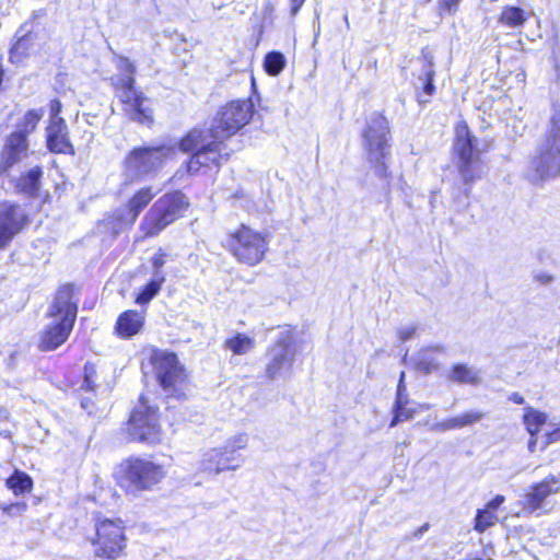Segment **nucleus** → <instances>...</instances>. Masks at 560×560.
I'll use <instances>...</instances> for the list:
<instances>
[{
  "instance_id": "nucleus-22",
  "label": "nucleus",
  "mask_w": 560,
  "mask_h": 560,
  "mask_svg": "<svg viewBox=\"0 0 560 560\" xmlns=\"http://www.w3.org/2000/svg\"><path fill=\"white\" fill-rule=\"evenodd\" d=\"M444 352L445 347L442 345H433L421 349L413 358L416 369L424 374L438 371L440 362L434 354H441Z\"/></svg>"
},
{
  "instance_id": "nucleus-33",
  "label": "nucleus",
  "mask_w": 560,
  "mask_h": 560,
  "mask_svg": "<svg viewBox=\"0 0 560 560\" xmlns=\"http://www.w3.org/2000/svg\"><path fill=\"white\" fill-rule=\"evenodd\" d=\"M254 339L242 334H237L233 338L228 339L225 342L226 348L230 349L234 354L238 355L247 353L254 348Z\"/></svg>"
},
{
  "instance_id": "nucleus-46",
  "label": "nucleus",
  "mask_w": 560,
  "mask_h": 560,
  "mask_svg": "<svg viewBox=\"0 0 560 560\" xmlns=\"http://www.w3.org/2000/svg\"><path fill=\"white\" fill-rule=\"evenodd\" d=\"M534 278L537 282H539L541 284H548L553 280L552 275H550L548 272H544V271L536 272Z\"/></svg>"
},
{
  "instance_id": "nucleus-31",
  "label": "nucleus",
  "mask_w": 560,
  "mask_h": 560,
  "mask_svg": "<svg viewBox=\"0 0 560 560\" xmlns=\"http://www.w3.org/2000/svg\"><path fill=\"white\" fill-rule=\"evenodd\" d=\"M165 282V276L152 277V279L144 285L138 293L136 302L138 304L149 303L161 290L162 284Z\"/></svg>"
},
{
  "instance_id": "nucleus-3",
  "label": "nucleus",
  "mask_w": 560,
  "mask_h": 560,
  "mask_svg": "<svg viewBox=\"0 0 560 560\" xmlns=\"http://www.w3.org/2000/svg\"><path fill=\"white\" fill-rule=\"evenodd\" d=\"M78 306L72 301V290L66 285L58 290L55 301L50 306V322L44 329L39 348L43 351H51L61 346L72 331Z\"/></svg>"
},
{
  "instance_id": "nucleus-42",
  "label": "nucleus",
  "mask_w": 560,
  "mask_h": 560,
  "mask_svg": "<svg viewBox=\"0 0 560 560\" xmlns=\"http://www.w3.org/2000/svg\"><path fill=\"white\" fill-rule=\"evenodd\" d=\"M462 0H439L440 10L448 14H454Z\"/></svg>"
},
{
  "instance_id": "nucleus-28",
  "label": "nucleus",
  "mask_w": 560,
  "mask_h": 560,
  "mask_svg": "<svg viewBox=\"0 0 560 560\" xmlns=\"http://www.w3.org/2000/svg\"><path fill=\"white\" fill-rule=\"evenodd\" d=\"M529 13L525 12L518 7H505L503 8L499 21L504 26L510 28H516L522 26L528 19Z\"/></svg>"
},
{
  "instance_id": "nucleus-23",
  "label": "nucleus",
  "mask_w": 560,
  "mask_h": 560,
  "mask_svg": "<svg viewBox=\"0 0 560 560\" xmlns=\"http://www.w3.org/2000/svg\"><path fill=\"white\" fill-rule=\"evenodd\" d=\"M483 418V413L480 411H467L463 415L448 418L446 420L433 423L431 430L434 432H445L450 430H456L464 427L471 425Z\"/></svg>"
},
{
  "instance_id": "nucleus-18",
  "label": "nucleus",
  "mask_w": 560,
  "mask_h": 560,
  "mask_svg": "<svg viewBox=\"0 0 560 560\" xmlns=\"http://www.w3.org/2000/svg\"><path fill=\"white\" fill-rule=\"evenodd\" d=\"M154 196L155 192L151 187H143L128 200L126 207L117 209L114 212V218L118 229L131 228Z\"/></svg>"
},
{
  "instance_id": "nucleus-4",
  "label": "nucleus",
  "mask_w": 560,
  "mask_h": 560,
  "mask_svg": "<svg viewBox=\"0 0 560 560\" xmlns=\"http://www.w3.org/2000/svg\"><path fill=\"white\" fill-rule=\"evenodd\" d=\"M188 207L185 196L179 191L160 197L142 218L139 230L143 237L158 235L177 220Z\"/></svg>"
},
{
  "instance_id": "nucleus-51",
  "label": "nucleus",
  "mask_w": 560,
  "mask_h": 560,
  "mask_svg": "<svg viewBox=\"0 0 560 560\" xmlns=\"http://www.w3.org/2000/svg\"><path fill=\"white\" fill-rule=\"evenodd\" d=\"M469 192H470V189H469V188H466V189L464 190V195H465V198H466V199L468 198Z\"/></svg>"
},
{
  "instance_id": "nucleus-27",
  "label": "nucleus",
  "mask_w": 560,
  "mask_h": 560,
  "mask_svg": "<svg viewBox=\"0 0 560 560\" xmlns=\"http://www.w3.org/2000/svg\"><path fill=\"white\" fill-rule=\"evenodd\" d=\"M448 380L455 383L476 385L480 382V373L466 364H455Z\"/></svg>"
},
{
  "instance_id": "nucleus-17",
  "label": "nucleus",
  "mask_w": 560,
  "mask_h": 560,
  "mask_svg": "<svg viewBox=\"0 0 560 560\" xmlns=\"http://www.w3.org/2000/svg\"><path fill=\"white\" fill-rule=\"evenodd\" d=\"M24 210L14 203H0V248H4L26 224Z\"/></svg>"
},
{
  "instance_id": "nucleus-36",
  "label": "nucleus",
  "mask_w": 560,
  "mask_h": 560,
  "mask_svg": "<svg viewBox=\"0 0 560 560\" xmlns=\"http://www.w3.org/2000/svg\"><path fill=\"white\" fill-rule=\"evenodd\" d=\"M248 444V435L244 433L236 434L230 438L225 445L221 455L232 454L237 451L244 450Z\"/></svg>"
},
{
  "instance_id": "nucleus-6",
  "label": "nucleus",
  "mask_w": 560,
  "mask_h": 560,
  "mask_svg": "<svg viewBox=\"0 0 560 560\" xmlns=\"http://www.w3.org/2000/svg\"><path fill=\"white\" fill-rule=\"evenodd\" d=\"M128 434L131 441L155 445L163 440L159 407L147 395H141L128 421Z\"/></svg>"
},
{
  "instance_id": "nucleus-29",
  "label": "nucleus",
  "mask_w": 560,
  "mask_h": 560,
  "mask_svg": "<svg viewBox=\"0 0 560 560\" xmlns=\"http://www.w3.org/2000/svg\"><path fill=\"white\" fill-rule=\"evenodd\" d=\"M7 487L13 491L15 495L30 492L33 488L32 478L20 470H15L5 481Z\"/></svg>"
},
{
  "instance_id": "nucleus-7",
  "label": "nucleus",
  "mask_w": 560,
  "mask_h": 560,
  "mask_svg": "<svg viewBox=\"0 0 560 560\" xmlns=\"http://www.w3.org/2000/svg\"><path fill=\"white\" fill-rule=\"evenodd\" d=\"M162 466L143 458H128L116 471V478L128 493L150 489L164 477Z\"/></svg>"
},
{
  "instance_id": "nucleus-47",
  "label": "nucleus",
  "mask_w": 560,
  "mask_h": 560,
  "mask_svg": "<svg viewBox=\"0 0 560 560\" xmlns=\"http://www.w3.org/2000/svg\"><path fill=\"white\" fill-rule=\"evenodd\" d=\"M504 497L501 494L495 495L487 505L486 508L490 509L491 511H495L503 502Z\"/></svg>"
},
{
  "instance_id": "nucleus-44",
  "label": "nucleus",
  "mask_w": 560,
  "mask_h": 560,
  "mask_svg": "<svg viewBox=\"0 0 560 560\" xmlns=\"http://www.w3.org/2000/svg\"><path fill=\"white\" fill-rule=\"evenodd\" d=\"M417 327L415 325H408L399 328L398 336L401 341L411 339L416 334Z\"/></svg>"
},
{
  "instance_id": "nucleus-25",
  "label": "nucleus",
  "mask_w": 560,
  "mask_h": 560,
  "mask_svg": "<svg viewBox=\"0 0 560 560\" xmlns=\"http://www.w3.org/2000/svg\"><path fill=\"white\" fill-rule=\"evenodd\" d=\"M116 68L119 70V74L114 75L112 80V84L114 86V90L120 88L121 83H127L126 81L130 79V83L128 86H132L136 84L135 80V72L136 67L135 65L126 57H116Z\"/></svg>"
},
{
  "instance_id": "nucleus-37",
  "label": "nucleus",
  "mask_w": 560,
  "mask_h": 560,
  "mask_svg": "<svg viewBox=\"0 0 560 560\" xmlns=\"http://www.w3.org/2000/svg\"><path fill=\"white\" fill-rule=\"evenodd\" d=\"M30 42L28 36L20 37L16 43L13 45L10 51V60L14 63L21 62L23 57L25 56V50L27 43Z\"/></svg>"
},
{
  "instance_id": "nucleus-34",
  "label": "nucleus",
  "mask_w": 560,
  "mask_h": 560,
  "mask_svg": "<svg viewBox=\"0 0 560 560\" xmlns=\"http://www.w3.org/2000/svg\"><path fill=\"white\" fill-rule=\"evenodd\" d=\"M285 66V58L279 51L268 52L265 57L264 68L265 71L272 77L278 75Z\"/></svg>"
},
{
  "instance_id": "nucleus-43",
  "label": "nucleus",
  "mask_w": 560,
  "mask_h": 560,
  "mask_svg": "<svg viewBox=\"0 0 560 560\" xmlns=\"http://www.w3.org/2000/svg\"><path fill=\"white\" fill-rule=\"evenodd\" d=\"M62 104L59 100H52L50 102V118L49 122H55L56 120L62 119L60 117Z\"/></svg>"
},
{
  "instance_id": "nucleus-39",
  "label": "nucleus",
  "mask_w": 560,
  "mask_h": 560,
  "mask_svg": "<svg viewBox=\"0 0 560 560\" xmlns=\"http://www.w3.org/2000/svg\"><path fill=\"white\" fill-rule=\"evenodd\" d=\"M95 381H96V370L93 364H85L84 365V380L81 385V389H84L86 392L94 390L95 388Z\"/></svg>"
},
{
  "instance_id": "nucleus-19",
  "label": "nucleus",
  "mask_w": 560,
  "mask_h": 560,
  "mask_svg": "<svg viewBox=\"0 0 560 560\" xmlns=\"http://www.w3.org/2000/svg\"><path fill=\"white\" fill-rule=\"evenodd\" d=\"M28 154V142L22 132L11 133L0 154V173L5 174Z\"/></svg>"
},
{
  "instance_id": "nucleus-24",
  "label": "nucleus",
  "mask_w": 560,
  "mask_h": 560,
  "mask_svg": "<svg viewBox=\"0 0 560 560\" xmlns=\"http://www.w3.org/2000/svg\"><path fill=\"white\" fill-rule=\"evenodd\" d=\"M144 317L137 311H126L117 319L116 331L121 338H130L143 326Z\"/></svg>"
},
{
  "instance_id": "nucleus-30",
  "label": "nucleus",
  "mask_w": 560,
  "mask_h": 560,
  "mask_svg": "<svg viewBox=\"0 0 560 560\" xmlns=\"http://www.w3.org/2000/svg\"><path fill=\"white\" fill-rule=\"evenodd\" d=\"M422 63V75H419V80L423 82V92L431 96L434 93V70H433V62L432 57L429 54L423 55V59L421 60Z\"/></svg>"
},
{
  "instance_id": "nucleus-49",
  "label": "nucleus",
  "mask_w": 560,
  "mask_h": 560,
  "mask_svg": "<svg viewBox=\"0 0 560 560\" xmlns=\"http://www.w3.org/2000/svg\"><path fill=\"white\" fill-rule=\"evenodd\" d=\"M509 399L517 405H523L525 402L524 397L520 393H512L509 396Z\"/></svg>"
},
{
  "instance_id": "nucleus-11",
  "label": "nucleus",
  "mask_w": 560,
  "mask_h": 560,
  "mask_svg": "<svg viewBox=\"0 0 560 560\" xmlns=\"http://www.w3.org/2000/svg\"><path fill=\"white\" fill-rule=\"evenodd\" d=\"M293 335L289 329L279 331L275 343L268 351L266 364L267 377L275 380L290 374L294 362Z\"/></svg>"
},
{
  "instance_id": "nucleus-15",
  "label": "nucleus",
  "mask_w": 560,
  "mask_h": 560,
  "mask_svg": "<svg viewBox=\"0 0 560 560\" xmlns=\"http://www.w3.org/2000/svg\"><path fill=\"white\" fill-rule=\"evenodd\" d=\"M151 363L160 385L166 392L175 388L178 383L184 381L183 369L174 353L156 351L152 354Z\"/></svg>"
},
{
  "instance_id": "nucleus-5",
  "label": "nucleus",
  "mask_w": 560,
  "mask_h": 560,
  "mask_svg": "<svg viewBox=\"0 0 560 560\" xmlns=\"http://www.w3.org/2000/svg\"><path fill=\"white\" fill-rule=\"evenodd\" d=\"M362 137L368 150V159L373 164L375 174L381 178H388L389 172L386 158L389 154V124L381 114H372L366 122Z\"/></svg>"
},
{
  "instance_id": "nucleus-26",
  "label": "nucleus",
  "mask_w": 560,
  "mask_h": 560,
  "mask_svg": "<svg viewBox=\"0 0 560 560\" xmlns=\"http://www.w3.org/2000/svg\"><path fill=\"white\" fill-rule=\"evenodd\" d=\"M238 457H209L202 463L203 470L209 475H219L223 471L235 470L241 466Z\"/></svg>"
},
{
  "instance_id": "nucleus-52",
  "label": "nucleus",
  "mask_w": 560,
  "mask_h": 560,
  "mask_svg": "<svg viewBox=\"0 0 560 560\" xmlns=\"http://www.w3.org/2000/svg\"><path fill=\"white\" fill-rule=\"evenodd\" d=\"M345 23H346L347 27L349 28L350 24H349V21H348V15H345Z\"/></svg>"
},
{
  "instance_id": "nucleus-41",
  "label": "nucleus",
  "mask_w": 560,
  "mask_h": 560,
  "mask_svg": "<svg viewBox=\"0 0 560 560\" xmlns=\"http://www.w3.org/2000/svg\"><path fill=\"white\" fill-rule=\"evenodd\" d=\"M165 257L166 254L162 249H159L151 258V264L153 267V277L158 278V273L159 276H165V273L162 270L163 266L166 262Z\"/></svg>"
},
{
  "instance_id": "nucleus-14",
  "label": "nucleus",
  "mask_w": 560,
  "mask_h": 560,
  "mask_svg": "<svg viewBox=\"0 0 560 560\" xmlns=\"http://www.w3.org/2000/svg\"><path fill=\"white\" fill-rule=\"evenodd\" d=\"M548 415L533 407H525L523 413V423L530 435L528 450L530 453L542 452L546 446L560 441V428L551 432L538 435L542 425L547 423Z\"/></svg>"
},
{
  "instance_id": "nucleus-48",
  "label": "nucleus",
  "mask_w": 560,
  "mask_h": 560,
  "mask_svg": "<svg viewBox=\"0 0 560 560\" xmlns=\"http://www.w3.org/2000/svg\"><path fill=\"white\" fill-rule=\"evenodd\" d=\"M305 0H290L291 16H295L298 14Z\"/></svg>"
},
{
  "instance_id": "nucleus-35",
  "label": "nucleus",
  "mask_w": 560,
  "mask_h": 560,
  "mask_svg": "<svg viewBox=\"0 0 560 560\" xmlns=\"http://www.w3.org/2000/svg\"><path fill=\"white\" fill-rule=\"evenodd\" d=\"M497 521L494 511L488 508L478 510L475 518V529L479 533H483L487 528L492 526Z\"/></svg>"
},
{
  "instance_id": "nucleus-9",
  "label": "nucleus",
  "mask_w": 560,
  "mask_h": 560,
  "mask_svg": "<svg viewBox=\"0 0 560 560\" xmlns=\"http://www.w3.org/2000/svg\"><path fill=\"white\" fill-rule=\"evenodd\" d=\"M175 154V148L167 144L139 147L125 159V172L131 179L158 172Z\"/></svg>"
},
{
  "instance_id": "nucleus-45",
  "label": "nucleus",
  "mask_w": 560,
  "mask_h": 560,
  "mask_svg": "<svg viewBox=\"0 0 560 560\" xmlns=\"http://www.w3.org/2000/svg\"><path fill=\"white\" fill-rule=\"evenodd\" d=\"M26 508V504L25 503H15V504H10L8 506H4L3 508V511L9 514V515H15L22 511H24Z\"/></svg>"
},
{
  "instance_id": "nucleus-38",
  "label": "nucleus",
  "mask_w": 560,
  "mask_h": 560,
  "mask_svg": "<svg viewBox=\"0 0 560 560\" xmlns=\"http://www.w3.org/2000/svg\"><path fill=\"white\" fill-rule=\"evenodd\" d=\"M408 405H401L398 410V405H394V417L390 421V427H395L399 422L411 419L413 415L417 412L416 409H411L407 407Z\"/></svg>"
},
{
  "instance_id": "nucleus-8",
  "label": "nucleus",
  "mask_w": 560,
  "mask_h": 560,
  "mask_svg": "<svg viewBox=\"0 0 560 560\" xmlns=\"http://www.w3.org/2000/svg\"><path fill=\"white\" fill-rule=\"evenodd\" d=\"M226 247L237 261L256 266L268 250V241L261 233L242 224L229 234Z\"/></svg>"
},
{
  "instance_id": "nucleus-16",
  "label": "nucleus",
  "mask_w": 560,
  "mask_h": 560,
  "mask_svg": "<svg viewBox=\"0 0 560 560\" xmlns=\"http://www.w3.org/2000/svg\"><path fill=\"white\" fill-rule=\"evenodd\" d=\"M560 490V480L556 477H548L545 480L529 487L522 498L523 509L529 513L545 510L549 498Z\"/></svg>"
},
{
  "instance_id": "nucleus-2",
  "label": "nucleus",
  "mask_w": 560,
  "mask_h": 560,
  "mask_svg": "<svg viewBox=\"0 0 560 560\" xmlns=\"http://www.w3.org/2000/svg\"><path fill=\"white\" fill-rule=\"evenodd\" d=\"M560 175V105H553L545 139L530 161L527 176L542 183Z\"/></svg>"
},
{
  "instance_id": "nucleus-40",
  "label": "nucleus",
  "mask_w": 560,
  "mask_h": 560,
  "mask_svg": "<svg viewBox=\"0 0 560 560\" xmlns=\"http://www.w3.org/2000/svg\"><path fill=\"white\" fill-rule=\"evenodd\" d=\"M408 404H409V399H408V394H407V387L405 384V372H401L399 382L397 385V395H396L395 405H398V410H399L401 405H408Z\"/></svg>"
},
{
  "instance_id": "nucleus-32",
  "label": "nucleus",
  "mask_w": 560,
  "mask_h": 560,
  "mask_svg": "<svg viewBox=\"0 0 560 560\" xmlns=\"http://www.w3.org/2000/svg\"><path fill=\"white\" fill-rule=\"evenodd\" d=\"M44 114H45V112H44L43 108L30 109L24 115L22 120L18 124V131L16 132H22L26 137L27 133H30V132L35 130L37 124L40 121V119L43 118Z\"/></svg>"
},
{
  "instance_id": "nucleus-12",
  "label": "nucleus",
  "mask_w": 560,
  "mask_h": 560,
  "mask_svg": "<svg viewBox=\"0 0 560 560\" xmlns=\"http://www.w3.org/2000/svg\"><path fill=\"white\" fill-rule=\"evenodd\" d=\"M124 528V523L119 518H106L98 522L96 524V540L94 541L96 556L112 560L120 557L126 548Z\"/></svg>"
},
{
  "instance_id": "nucleus-50",
  "label": "nucleus",
  "mask_w": 560,
  "mask_h": 560,
  "mask_svg": "<svg viewBox=\"0 0 560 560\" xmlns=\"http://www.w3.org/2000/svg\"><path fill=\"white\" fill-rule=\"evenodd\" d=\"M81 406L83 409H85L89 413H92V408H91V401H90V398H83L82 401H81Z\"/></svg>"
},
{
  "instance_id": "nucleus-1",
  "label": "nucleus",
  "mask_w": 560,
  "mask_h": 560,
  "mask_svg": "<svg viewBox=\"0 0 560 560\" xmlns=\"http://www.w3.org/2000/svg\"><path fill=\"white\" fill-rule=\"evenodd\" d=\"M253 113L250 101H233L218 112L210 128H195L184 136L178 149L184 153L192 152L186 163L187 173L195 174L202 166L219 168L231 154L225 141L249 122Z\"/></svg>"
},
{
  "instance_id": "nucleus-20",
  "label": "nucleus",
  "mask_w": 560,
  "mask_h": 560,
  "mask_svg": "<svg viewBox=\"0 0 560 560\" xmlns=\"http://www.w3.org/2000/svg\"><path fill=\"white\" fill-rule=\"evenodd\" d=\"M47 147L54 153L74 154L65 119L49 122L46 129Z\"/></svg>"
},
{
  "instance_id": "nucleus-10",
  "label": "nucleus",
  "mask_w": 560,
  "mask_h": 560,
  "mask_svg": "<svg viewBox=\"0 0 560 560\" xmlns=\"http://www.w3.org/2000/svg\"><path fill=\"white\" fill-rule=\"evenodd\" d=\"M475 141L465 124L457 125L454 149L458 156L457 167L466 185L480 179L483 174V163Z\"/></svg>"
},
{
  "instance_id": "nucleus-13",
  "label": "nucleus",
  "mask_w": 560,
  "mask_h": 560,
  "mask_svg": "<svg viewBox=\"0 0 560 560\" xmlns=\"http://www.w3.org/2000/svg\"><path fill=\"white\" fill-rule=\"evenodd\" d=\"M126 82L114 90L121 104L122 114L131 121L150 125L153 121V114L148 97L135 85L128 86L130 79Z\"/></svg>"
},
{
  "instance_id": "nucleus-21",
  "label": "nucleus",
  "mask_w": 560,
  "mask_h": 560,
  "mask_svg": "<svg viewBox=\"0 0 560 560\" xmlns=\"http://www.w3.org/2000/svg\"><path fill=\"white\" fill-rule=\"evenodd\" d=\"M43 170L40 166H34L22 173L19 177L12 179L15 190L26 197L34 198L42 187Z\"/></svg>"
}]
</instances>
